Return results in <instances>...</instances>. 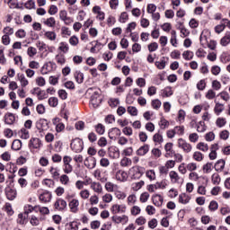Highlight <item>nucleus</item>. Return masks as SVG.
<instances>
[{
  "mask_svg": "<svg viewBox=\"0 0 230 230\" xmlns=\"http://www.w3.org/2000/svg\"><path fill=\"white\" fill-rule=\"evenodd\" d=\"M27 218L28 216L26 214H19L17 218V224H20V226H24V224H26Z\"/></svg>",
  "mask_w": 230,
  "mask_h": 230,
  "instance_id": "37",
  "label": "nucleus"
},
{
  "mask_svg": "<svg viewBox=\"0 0 230 230\" xmlns=\"http://www.w3.org/2000/svg\"><path fill=\"white\" fill-rule=\"evenodd\" d=\"M30 146H32V148H40L42 146V141H40L39 138H31L30 140Z\"/></svg>",
  "mask_w": 230,
  "mask_h": 230,
  "instance_id": "28",
  "label": "nucleus"
},
{
  "mask_svg": "<svg viewBox=\"0 0 230 230\" xmlns=\"http://www.w3.org/2000/svg\"><path fill=\"white\" fill-rule=\"evenodd\" d=\"M111 219L112 222H115V224H127V222H128V217L126 215L113 216Z\"/></svg>",
  "mask_w": 230,
  "mask_h": 230,
  "instance_id": "14",
  "label": "nucleus"
},
{
  "mask_svg": "<svg viewBox=\"0 0 230 230\" xmlns=\"http://www.w3.org/2000/svg\"><path fill=\"white\" fill-rule=\"evenodd\" d=\"M59 51H62L63 53H67L69 51V45L66 42H61L59 43L58 47Z\"/></svg>",
  "mask_w": 230,
  "mask_h": 230,
  "instance_id": "57",
  "label": "nucleus"
},
{
  "mask_svg": "<svg viewBox=\"0 0 230 230\" xmlns=\"http://www.w3.org/2000/svg\"><path fill=\"white\" fill-rule=\"evenodd\" d=\"M178 200L180 204H189L190 200H191V197L186 193H181L179 195Z\"/></svg>",
  "mask_w": 230,
  "mask_h": 230,
  "instance_id": "23",
  "label": "nucleus"
},
{
  "mask_svg": "<svg viewBox=\"0 0 230 230\" xmlns=\"http://www.w3.org/2000/svg\"><path fill=\"white\" fill-rule=\"evenodd\" d=\"M178 148H181V150H183L185 154H190V152L193 150V146H191V144L188 143L183 138L178 139Z\"/></svg>",
  "mask_w": 230,
  "mask_h": 230,
  "instance_id": "3",
  "label": "nucleus"
},
{
  "mask_svg": "<svg viewBox=\"0 0 230 230\" xmlns=\"http://www.w3.org/2000/svg\"><path fill=\"white\" fill-rule=\"evenodd\" d=\"M36 128L39 131L40 137H44V136L46 135L44 131L49 128V122L46 119H40L36 122Z\"/></svg>",
  "mask_w": 230,
  "mask_h": 230,
  "instance_id": "1",
  "label": "nucleus"
},
{
  "mask_svg": "<svg viewBox=\"0 0 230 230\" xmlns=\"http://www.w3.org/2000/svg\"><path fill=\"white\" fill-rule=\"evenodd\" d=\"M68 206L72 213H78V206H80V201L76 199H74L69 202Z\"/></svg>",
  "mask_w": 230,
  "mask_h": 230,
  "instance_id": "16",
  "label": "nucleus"
},
{
  "mask_svg": "<svg viewBox=\"0 0 230 230\" xmlns=\"http://www.w3.org/2000/svg\"><path fill=\"white\" fill-rule=\"evenodd\" d=\"M144 186H145V181L133 182L131 184V190H133V191H139V190H141Z\"/></svg>",
  "mask_w": 230,
  "mask_h": 230,
  "instance_id": "27",
  "label": "nucleus"
},
{
  "mask_svg": "<svg viewBox=\"0 0 230 230\" xmlns=\"http://www.w3.org/2000/svg\"><path fill=\"white\" fill-rule=\"evenodd\" d=\"M211 181H212V184H215V185L220 184V181H221L220 175H218V173H214L212 175Z\"/></svg>",
  "mask_w": 230,
  "mask_h": 230,
  "instance_id": "62",
  "label": "nucleus"
},
{
  "mask_svg": "<svg viewBox=\"0 0 230 230\" xmlns=\"http://www.w3.org/2000/svg\"><path fill=\"white\" fill-rule=\"evenodd\" d=\"M162 102L159 101V99H155L151 102V106L155 111H159L161 109Z\"/></svg>",
  "mask_w": 230,
  "mask_h": 230,
  "instance_id": "44",
  "label": "nucleus"
},
{
  "mask_svg": "<svg viewBox=\"0 0 230 230\" xmlns=\"http://www.w3.org/2000/svg\"><path fill=\"white\" fill-rule=\"evenodd\" d=\"M148 199H150V194L148 192H143L140 195L139 200L142 204H145V202H148Z\"/></svg>",
  "mask_w": 230,
  "mask_h": 230,
  "instance_id": "60",
  "label": "nucleus"
},
{
  "mask_svg": "<svg viewBox=\"0 0 230 230\" xmlns=\"http://www.w3.org/2000/svg\"><path fill=\"white\" fill-rule=\"evenodd\" d=\"M196 148L201 152H208V150H209V146L204 142L198 143Z\"/></svg>",
  "mask_w": 230,
  "mask_h": 230,
  "instance_id": "35",
  "label": "nucleus"
},
{
  "mask_svg": "<svg viewBox=\"0 0 230 230\" xmlns=\"http://www.w3.org/2000/svg\"><path fill=\"white\" fill-rule=\"evenodd\" d=\"M54 207L56 209H58V211H64V209H66V208H67V202H66V200H64L62 199H58L55 202Z\"/></svg>",
  "mask_w": 230,
  "mask_h": 230,
  "instance_id": "12",
  "label": "nucleus"
},
{
  "mask_svg": "<svg viewBox=\"0 0 230 230\" xmlns=\"http://www.w3.org/2000/svg\"><path fill=\"white\" fill-rule=\"evenodd\" d=\"M132 154H134V148L132 146L127 147L122 151V155H125V157H130Z\"/></svg>",
  "mask_w": 230,
  "mask_h": 230,
  "instance_id": "50",
  "label": "nucleus"
},
{
  "mask_svg": "<svg viewBox=\"0 0 230 230\" xmlns=\"http://www.w3.org/2000/svg\"><path fill=\"white\" fill-rule=\"evenodd\" d=\"M129 175L131 179H141L143 177V171H141V167L134 166L129 169Z\"/></svg>",
  "mask_w": 230,
  "mask_h": 230,
  "instance_id": "7",
  "label": "nucleus"
},
{
  "mask_svg": "<svg viewBox=\"0 0 230 230\" xmlns=\"http://www.w3.org/2000/svg\"><path fill=\"white\" fill-rule=\"evenodd\" d=\"M59 19L63 21L66 26H69V24H72L73 22V18L67 16V11L66 10L59 12Z\"/></svg>",
  "mask_w": 230,
  "mask_h": 230,
  "instance_id": "10",
  "label": "nucleus"
},
{
  "mask_svg": "<svg viewBox=\"0 0 230 230\" xmlns=\"http://www.w3.org/2000/svg\"><path fill=\"white\" fill-rule=\"evenodd\" d=\"M173 94V91H172V87H166L163 90L162 96L164 98H169V96H172Z\"/></svg>",
  "mask_w": 230,
  "mask_h": 230,
  "instance_id": "46",
  "label": "nucleus"
},
{
  "mask_svg": "<svg viewBox=\"0 0 230 230\" xmlns=\"http://www.w3.org/2000/svg\"><path fill=\"white\" fill-rule=\"evenodd\" d=\"M108 136H109L110 139H116V137H118V136H121V130L118 128H113L110 129Z\"/></svg>",
  "mask_w": 230,
  "mask_h": 230,
  "instance_id": "18",
  "label": "nucleus"
},
{
  "mask_svg": "<svg viewBox=\"0 0 230 230\" xmlns=\"http://www.w3.org/2000/svg\"><path fill=\"white\" fill-rule=\"evenodd\" d=\"M153 141L155 143H158V145H161L163 143L164 138H163V135L161 133H155L154 136H153Z\"/></svg>",
  "mask_w": 230,
  "mask_h": 230,
  "instance_id": "38",
  "label": "nucleus"
},
{
  "mask_svg": "<svg viewBox=\"0 0 230 230\" xmlns=\"http://www.w3.org/2000/svg\"><path fill=\"white\" fill-rule=\"evenodd\" d=\"M52 125L56 126V132L58 133L64 132V130H66V125L58 117H56L52 119Z\"/></svg>",
  "mask_w": 230,
  "mask_h": 230,
  "instance_id": "8",
  "label": "nucleus"
},
{
  "mask_svg": "<svg viewBox=\"0 0 230 230\" xmlns=\"http://www.w3.org/2000/svg\"><path fill=\"white\" fill-rule=\"evenodd\" d=\"M184 60H191L193 58V52L191 50H187L182 53Z\"/></svg>",
  "mask_w": 230,
  "mask_h": 230,
  "instance_id": "61",
  "label": "nucleus"
},
{
  "mask_svg": "<svg viewBox=\"0 0 230 230\" xmlns=\"http://www.w3.org/2000/svg\"><path fill=\"white\" fill-rule=\"evenodd\" d=\"M159 126L163 130H164V128H168V127H170V122H168V120H166V119L162 118L160 119Z\"/></svg>",
  "mask_w": 230,
  "mask_h": 230,
  "instance_id": "54",
  "label": "nucleus"
},
{
  "mask_svg": "<svg viewBox=\"0 0 230 230\" xmlns=\"http://www.w3.org/2000/svg\"><path fill=\"white\" fill-rule=\"evenodd\" d=\"M40 202H49L51 200V193L48 191L43 192L40 195Z\"/></svg>",
  "mask_w": 230,
  "mask_h": 230,
  "instance_id": "29",
  "label": "nucleus"
},
{
  "mask_svg": "<svg viewBox=\"0 0 230 230\" xmlns=\"http://www.w3.org/2000/svg\"><path fill=\"white\" fill-rule=\"evenodd\" d=\"M95 130L97 134H99L100 136H103V134H105V126L99 123L95 126Z\"/></svg>",
  "mask_w": 230,
  "mask_h": 230,
  "instance_id": "45",
  "label": "nucleus"
},
{
  "mask_svg": "<svg viewBox=\"0 0 230 230\" xmlns=\"http://www.w3.org/2000/svg\"><path fill=\"white\" fill-rule=\"evenodd\" d=\"M4 209L9 217H12V215H13V208H12V205L10 203H6L4 207Z\"/></svg>",
  "mask_w": 230,
  "mask_h": 230,
  "instance_id": "59",
  "label": "nucleus"
},
{
  "mask_svg": "<svg viewBox=\"0 0 230 230\" xmlns=\"http://www.w3.org/2000/svg\"><path fill=\"white\" fill-rule=\"evenodd\" d=\"M212 170H213V163H207L205 165H203L204 173H211Z\"/></svg>",
  "mask_w": 230,
  "mask_h": 230,
  "instance_id": "55",
  "label": "nucleus"
},
{
  "mask_svg": "<svg viewBox=\"0 0 230 230\" xmlns=\"http://www.w3.org/2000/svg\"><path fill=\"white\" fill-rule=\"evenodd\" d=\"M127 111L130 116H137V108L134 106H128Z\"/></svg>",
  "mask_w": 230,
  "mask_h": 230,
  "instance_id": "64",
  "label": "nucleus"
},
{
  "mask_svg": "<svg viewBox=\"0 0 230 230\" xmlns=\"http://www.w3.org/2000/svg\"><path fill=\"white\" fill-rule=\"evenodd\" d=\"M5 195L8 200H14L15 197H17V190L13 189H8L5 191Z\"/></svg>",
  "mask_w": 230,
  "mask_h": 230,
  "instance_id": "24",
  "label": "nucleus"
},
{
  "mask_svg": "<svg viewBox=\"0 0 230 230\" xmlns=\"http://www.w3.org/2000/svg\"><path fill=\"white\" fill-rule=\"evenodd\" d=\"M230 43V31H226L225 36L221 39V46H227Z\"/></svg>",
  "mask_w": 230,
  "mask_h": 230,
  "instance_id": "30",
  "label": "nucleus"
},
{
  "mask_svg": "<svg viewBox=\"0 0 230 230\" xmlns=\"http://www.w3.org/2000/svg\"><path fill=\"white\" fill-rule=\"evenodd\" d=\"M215 108H214V112L215 114H217V116H220V114H222V112H224V104L217 102V101H215Z\"/></svg>",
  "mask_w": 230,
  "mask_h": 230,
  "instance_id": "25",
  "label": "nucleus"
},
{
  "mask_svg": "<svg viewBox=\"0 0 230 230\" xmlns=\"http://www.w3.org/2000/svg\"><path fill=\"white\" fill-rule=\"evenodd\" d=\"M71 149L76 154H80L84 150V141L80 138H75L70 144Z\"/></svg>",
  "mask_w": 230,
  "mask_h": 230,
  "instance_id": "2",
  "label": "nucleus"
},
{
  "mask_svg": "<svg viewBox=\"0 0 230 230\" xmlns=\"http://www.w3.org/2000/svg\"><path fill=\"white\" fill-rule=\"evenodd\" d=\"M153 204H155L157 208H161L163 206V202H164V199H163V196L159 194H155L152 198Z\"/></svg>",
  "mask_w": 230,
  "mask_h": 230,
  "instance_id": "17",
  "label": "nucleus"
},
{
  "mask_svg": "<svg viewBox=\"0 0 230 230\" xmlns=\"http://www.w3.org/2000/svg\"><path fill=\"white\" fill-rule=\"evenodd\" d=\"M73 158L71 156L65 155L63 157V171L65 173H71L73 172V165H71Z\"/></svg>",
  "mask_w": 230,
  "mask_h": 230,
  "instance_id": "4",
  "label": "nucleus"
},
{
  "mask_svg": "<svg viewBox=\"0 0 230 230\" xmlns=\"http://www.w3.org/2000/svg\"><path fill=\"white\" fill-rule=\"evenodd\" d=\"M216 172H222L226 168V160L220 159L217 160L214 165Z\"/></svg>",
  "mask_w": 230,
  "mask_h": 230,
  "instance_id": "22",
  "label": "nucleus"
},
{
  "mask_svg": "<svg viewBox=\"0 0 230 230\" xmlns=\"http://www.w3.org/2000/svg\"><path fill=\"white\" fill-rule=\"evenodd\" d=\"M104 188L109 193H114L119 187L111 181H107Z\"/></svg>",
  "mask_w": 230,
  "mask_h": 230,
  "instance_id": "19",
  "label": "nucleus"
},
{
  "mask_svg": "<svg viewBox=\"0 0 230 230\" xmlns=\"http://www.w3.org/2000/svg\"><path fill=\"white\" fill-rule=\"evenodd\" d=\"M19 136L21 137L22 139H30V131L26 129V128H22L19 131Z\"/></svg>",
  "mask_w": 230,
  "mask_h": 230,
  "instance_id": "31",
  "label": "nucleus"
},
{
  "mask_svg": "<svg viewBox=\"0 0 230 230\" xmlns=\"http://www.w3.org/2000/svg\"><path fill=\"white\" fill-rule=\"evenodd\" d=\"M137 200V198L135 194H131L128 197L127 202L128 206H134L136 204V201Z\"/></svg>",
  "mask_w": 230,
  "mask_h": 230,
  "instance_id": "52",
  "label": "nucleus"
},
{
  "mask_svg": "<svg viewBox=\"0 0 230 230\" xmlns=\"http://www.w3.org/2000/svg\"><path fill=\"white\" fill-rule=\"evenodd\" d=\"M192 157H193V160L198 161V163H200V161L204 160V155H202V153L199 151L194 152Z\"/></svg>",
  "mask_w": 230,
  "mask_h": 230,
  "instance_id": "41",
  "label": "nucleus"
},
{
  "mask_svg": "<svg viewBox=\"0 0 230 230\" xmlns=\"http://www.w3.org/2000/svg\"><path fill=\"white\" fill-rule=\"evenodd\" d=\"M56 61L59 66H64L66 64V56L64 54H58L56 56Z\"/></svg>",
  "mask_w": 230,
  "mask_h": 230,
  "instance_id": "40",
  "label": "nucleus"
},
{
  "mask_svg": "<svg viewBox=\"0 0 230 230\" xmlns=\"http://www.w3.org/2000/svg\"><path fill=\"white\" fill-rule=\"evenodd\" d=\"M84 166L89 170H93V168H96V158L90 156L85 158Z\"/></svg>",
  "mask_w": 230,
  "mask_h": 230,
  "instance_id": "11",
  "label": "nucleus"
},
{
  "mask_svg": "<svg viewBox=\"0 0 230 230\" xmlns=\"http://www.w3.org/2000/svg\"><path fill=\"white\" fill-rule=\"evenodd\" d=\"M197 132H206V123L204 121H199L196 124Z\"/></svg>",
  "mask_w": 230,
  "mask_h": 230,
  "instance_id": "56",
  "label": "nucleus"
},
{
  "mask_svg": "<svg viewBox=\"0 0 230 230\" xmlns=\"http://www.w3.org/2000/svg\"><path fill=\"white\" fill-rule=\"evenodd\" d=\"M155 66L157 67V69H164L166 67V61L164 60V58H163L161 61H156Z\"/></svg>",
  "mask_w": 230,
  "mask_h": 230,
  "instance_id": "53",
  "label": "nucleus"
},
{
  "mask_svg": "<svg viewBox=\"0 0 230 230\" xmlns=\"http://www.w3.org/2000/svg\"><path fill=\"white\" fill-rule=\"evenodd\" d=\"M74 76L77 84H84V74L82 72L75 71Z\"/></svg>",
  "mask_w": 230,
  "mask_h": 230,
  "instance_id": "32",
  "label": "nucleus"
},
{
  "mask_svg": "<svg viewBox=\"0 0 230 230\" xmlns=\"http://www.w3.org/2000/svg\"><path fill=\"white\" fill-rule=\"evenodd\" d=\"M90 188L95 192V193H103V187L102 186L101 182L96 181H91L90 182Z\"/></svg>",
  "mask_w": 230,
  "mask_h": 230,
  "instance_id": "15",
  "label": "nucleus"
},
{
  "mask_svg": "<svg viewBox=\"0 0 230 230\" xmlns=\"http://www.w3.org/2000/svg\"><path fill=\"white\" fill-rule=\"evenodd\" d=\"M44 35L49 40H57V33L55 31H46Z\"/></svg>",
  "mask_w": 230,
  "mask_h": 230,
  "instance_id": "42",
  "label": "nucleus"
},
{
  "mask_svg": "<svg viewBox=\"0 0 230 230\" xmlns=\"http://www.w3.org/2000/svg\"><path fill=\"white\" fill-rule=\"evenodd\" d=\"M57 69V64L55 62H48L43 65L41 67V75H48V73H51Z\"/></svg>",
  "mask_w": 230,
  "mask_h": 230,
  "instance_id": "6",
  "label": "nucleus"
},
{
  "mask_svg": "<svg viewBox=\"0 0 230 230\" xmlns=\"http://www.w3.org/2000/svg\"><path fill=\"white\" fill-rule=\"evenodd\" d=\"M169 177L173 184H177L181 181V176H179V173L175 171H171Z\"/></svg>",
  "mask_w": 230,
  "mask_h": 230,
  "instance_id": "21",
  "label": "nucleus"
},
{
  "mask_svg": "<svg viewBox=\"0 0 230 230\" xmlns=\"http://www.w3.org/2000/svg\"><path fill=\"white\" fill-rule=\"evenodd\" d=\"M173 129L177 136H184V126H175Z\"/></svg>",
  "mask_w": 230,
  "mask_h": 230,
  "instance_id": "51",
  "label": "nucleus"
},
{
  "mask_svg": "<svg viewBox=\"0 0 230 230\" xmlns=\"http://www.w3.org/2000/svg\"><path fill=\"white\" fill-rule=\"evenodd\" d=\"M4 122L5 125H15L17 122V116L12 112H6L4 116Z\"/></svg>",
  "mask_w": 230,
  "mask_h": 230,
  "instance_id": "5",
  "label": "nucleus"
},
{
  "mask_svg": "<svg viewBox=\"0 0 230 230\" xmlns=\"http://www.w3.org/2000/svg\"><path fill=\"white\" fill-rule=\"evenodd\" d=\"M115 193V197L116 199H118V200H125V199H127V193L121 191V190H118V189L114 191Z\"/></svg>",
  "mask_w": 230,
  "mask_h": 230,
  "instance_id": "36",
  "label": "nucleus"
},
{
  "mask_svg": "<svg viewBox=\"0 0 230 230\" xmlns=\"http://www.w3.org/2000/svg\"><path fill=\"white\" fill-rule=\"evenodd\" d=\"M18 80L21 82L22 87H26L29 84L28 79H26L23 74H18Z\"/></svg>",
  "mask_w": 230,
  "mask_h": 230,
  "instance_id": "39",
  "label": "nucleus"
},
{
  "mask_svg": "<svg viewBox=\"0 0 230 230\" xmlns=\"http://www.w3.org/2000/svg\"><path fill=\"white\" fill-rule=\"evenodd\" d=\"M149 150L150 146H148V144H145L137 150V155H146Z\"/></svg>",
  "mask_w": 230,
  "mask_h": 230,
  "instance_id": "20",
  "label": "nucleus"
},
{
  "mask_svg": "<svg viewBox=\"0 0 230 230\" xmlns=\"http://www.w3.org/2000/svg\"><path fill=\"white\" fill-rule=\"evenodd\" d=\"M91 105H93V109H97L100 107V103H102V99H100V93L98 92H94L91 96Z\"/></svg>",
  "mask_w": 230,
  "mask_h": 230,
  "instance_id": "9",
  "label": "nucleus"
},
{
  "mask_svg": "<svg viewBox=\"0 0 230 230\" xmlns=\"http://www.w3.org/2000/svg\"><path fill=\"white\" fill-rule=\"evenodd\" d=\"M206 79H201L200 81L198 82L197 84V89L198 91H204L207 86Z\"/></svg>",
  "mask_w": 230,
  "mask_h": 230,
  "instance_id": "49",
  "label": "nucleus"
},
{
  "mask_svg": "<svg viewBox=\"0 0 230 230\" xmlns=\"http://www.w3.org/2000/svg\"><path fill=\"white\" fill-rule=\"evenodd\" d=\"M11 148L12 150L18 151L20 148H22V142L19 139L13 140Z\"/></svg>",
  "mask_w": 230,
  "mask_h": 230,
  "instance_id": "34",
  "label": "nucleus"
},
{
  "mask_svg": "<svg viewBox=\"0 0 230 230\" xmlns=\"http://www.w3.org/2000/svg\"><path fill=\"white\" fill-rule=\"evenodd\" d=\"M130 213L133 217H137L141 213V208L138 206H133L130 209Z\"/></svg>",
  "mask_w": 230,
  "mask_h": 230,
  "instance_id": "58",
  "label": "nucleus"
},
{
  "mask_svg": "<svg viewBox=\"0 0 230 230\" xmlns=\"http://www.w3.org/2000/svg\"><path fill=\"white\" fill-rule=\"evenodd\" d=\"M146 177L149 179V181H155V171L154 170H147L146 172Z\"/></svg>",
  "mask_w": 230,
  "mask_h": 230,
  "instance_id": "48",
  "label": "nucleus"
},
{
  "mask_svg": "<svg viewBox=\"0 0 230 230\" xmlns=\"http://www.w3.org/2000/svg\"><path fill=\"white\" fill-rule=\"evenodd\" d=\"M120 166H122V168L132 166V160L130 158L123 157L120 161Z\"/></svg>",
  "mask_w": 230,
  "mask_h": 230,
  "instance_id": "33",
  "label": "nucleus"
},
{
  "mask_svg": "<svg viewBox=\"0 0 230 230\" xmlns=\"http://www.w3.org/2000/svg\"><path fill=\"white\" fill-rule=\"evenodd\" d=\"M216 96L217 93H215V90L213 89H209L205 94V98H207V100H214Z\"/></svg>",
  "mask_w": 230,
  "mask_h": 230,
  "instance_id": "43",
  "label": "nucleus"
},
{
  "mask_svg": "<svg viewBox=\"0 0 230 230\" xmlns=\"http://www.w3.org/2000/svg\"><path fill=\"white\" fill-rule=\"evenodd\" d=\"M43 24L48 26V28H55L57 25V20H55V17H49L43 22Z\"/></svg>",
  "mask_w": 230,
  "mask_h": 230,
  "instance_id": "26",
  "label": "nucleus"
},
{
  "mask_svg": "<svg viewBox=\"0 0 230 230\" xmlns=\"http://www.w3.org/2000/svg\"><path fill=\"white\" fill-rule=\"evenodd\" d=\"M49 105L50 107H57V105H58V98H57V97H50L49 99Z\"/></svg>",
  "mask_w": 230,
  "mask_h": 230,
  "instance_id": "63",
  "label": "nucleus"
},
{
  "mask_svg": "<svg viewBox=\"0 0 230 230\" xmlns=\"http://www.w3.org/2000/svg\"><path fill=\"white\" fill-rule=\"evenodd\" d=\"M116 180L119 181L120 182L127 181V179H128V174L125 171H118L115 174Z\"/></svg>",
  "mask_w": 230,
  "mask_h": 230,
  "instance_id": "13",
  "label": "nucleus"
},
{
  "mask_svg": "<svg viewBox=\"0 0 230 230\" xmlns=\"http://www.w3.org/2000/svg\"><path fill=\"white\" fill-rule=\"evenodd\" d=\"M81 199H83L84 200H87V199H89V197H91V192H89V190L85 189L80 191L79 193Z\"/></svg>",
  "mask_w": 230,
  "mask_h": 230,
  "instance_id": "47",
  "label": "nucleus"
}]
</instances>
